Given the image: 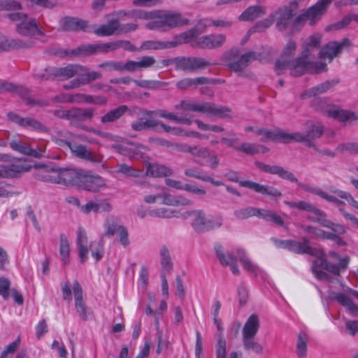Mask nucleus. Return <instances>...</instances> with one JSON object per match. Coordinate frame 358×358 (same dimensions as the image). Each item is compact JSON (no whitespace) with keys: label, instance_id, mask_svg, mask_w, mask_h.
Listing matches in <instances>:
<instances>
[{"label":"nucleus","instance_id":"28","mask_svg":"<svg viewBox=\"0 0 358 358\" xmlns=\"http://www.w3.org/2000/svg\"><path fill=\"white\" fill-rule=\"evenodd\" d=\"M87 243L86 231L83 227H78L77 231L76 245L78 248V257L81 263H85L88 258L89 248Z\"/></svg>","mask_w":358,"mask_h":358},{"label":"nucleus","instance_id":"45","mask_svg":"<svg viewBox=\"0 0 358 358\" xmlns=\"http://www.w3.org/2000/svg\"><path fill=\"white\" fill-rule=\"evenodd\" d=\"M162 272L161 274L166 275L169 273L173 268V264L170 256L169 251L166 246L162 247L160 250Z\"/></svg>","mask_w":358,"mask_h":358},{"label":"nucleus","instance_id":"24","mask_svg":"<svg viewBox=\"0 0 358 358\" xmlns=\"http://www.w3.org/2000/svg\"><path fill=\"white\" fill-rule=\"evenodd\" d=\"M71 151L74 156L80 159L93 163H101L102 162V157L100 155L92 152L85 145L80 144L73 145Z\"/></svg>","mask_w":358,"mask_h":358},{"label":"nucleus","instance_id":"22","mask_svg":"<svg viewBox=\"0 0 358 358\" xmlns=\"http://www.w3.org/2000/svg\"><path fill=\"white\" fill-rule=\"evenodd\" d=\"M158 126L161 127L165 132L171 134L173 127L156 120L147 119L143 120V118H139L136 121L133 122L131 124V129L136 131H141L148 129H155Z\"/></svg>","mask_w":358,"mask_h":358},{"label":"nucleus","instance_id":"5","mask_svg":"<svg viewBox=\"0 0 358 358\" xmlns=\"http://www.w3.org/2000/svg\"><path fill=\"white\" fill-rule=\"evenodd\" d=\"M259 54L255 51H249L241 54L238 48H232L223 55V60L226 66L235 73H241L253 61L258 59Z\"/></svg>","mask_w":358,"mask_h":358},{"label":"nucleus","instance_id":"8","mask_svg":"<svg viewBox=\"0 0 358 358\" xmlns=\"http://www.w3.org/2000/svg\"><path fill=\"white\" fill-rule=\"evenodd\" d=\"M7 17L15 23V31L19 35L27 37L43 35L38 27L36 19L28 17L26 14L20 12L8 14Z\"/></svg>","mask_w":358,"mask_h":358},{"label":"nucleus","instance_id":"30","mask_svg":"<svg viewBox=\"0 0 358 358\" xmlns=\"http://www.w3.org/2000/svg\"><path fill=\"white\" fill-rule=\"evenodd\" d=\"M320 252L321 254L319 256H316L317 258L313 262L312 271L316 278L330 282L332 279L330 275L323 271L320 270V268L324 269L327 262L324 254L322 250H320Z\"/></svg>","mask_w":358,"mask_h":358},{"label":"nucleus","instance_id":"10","mask_svg":"<svg viewBox=\"0 0 358 358\" xmlns=\"http://www.w3.org/2000/svg\"><path fill=\"white\" fill-rule=\"evenodd\" d=\"M211 66V63L199 57H176V70L196 72Z\"/></svg>","mask_w":358,"mask_h":358},{"label":"nucleus","instance_id":"29","mask_svg":"<svg viewBox=\"0 0 358 358\" xmlns=\"http://www.w3.org/2000/svg\"><path fill=\"white\" fill-rule=\"evenodd\" d=\"M289 250L297 254H308L312 256H319L321 254L320 250L312 248L306 238L302 242L291 241Z\"/></svg>","mask_w":358,"mask_h":358},{"label":"nucleus","instance_id":"17","mask_svg":"<svg viewBox=\"0 0 358 358\" xmlns=\"http://www.w3.org/2000/svg\"><path fill=\"white\" fill-rule=\"evenodd\" d=\"M272 14L274 21L276 22V29L279 31L287 29L294 16L293 10L288 6L280 7Z\"/></svg>","mask_w":358,"mask_h":358},{"label":"nucleus","instance_id":"57","mask_svg":"<svg viewBox=\"0 0 358 358\" xmlns=\"http://www.w3.org/2000/svg\"><path fill=\"white\" fill-rule=\"evenodd\" d=\"M261 209L256 208H246L236 211L235 215L239 219H247L252 216L260 215Z\"/></svg>","mask_w":358,"mask_h":358},{"label":"nucleus","instance_id":"33","mask_svg":"<svg viewBox=\"0 0 358 358\" xmlns=\"http://www.w3.org/2000/svg\"><path fill=\"white\" fill-rule=\"evenodd\" d=\"M266 9L261 6H251L245 9L238 17L241 21H252L264 15Z\"/></svg>","mask_w":358,"mask_h":358},{"label":"nucleus","instance_id":"15","mask_svg":"<svg viewBox=\"0 0 358 358\" xmlns=\"http://www.w3.org/2000/svg\"><path fill=\"white\" fill-rule=\"evenodd\" d=\"M73 294L75 299V308L80 317L83 321H87L92 312L88 308L83 299V289L78 282L75 280L73 284Z\"/></svg>","mask_w":358,"mask_h":358},{"label":"nucleus","instance_id":"54","mask_svg":"<svg viewBox=\"0 0 358 358\" xmlns=\"http://www.w3.org/2000/svg\"><path fill=\"white\" fill-rule=\"evenodd\" d=\"M329 116L341 121L354 119L355 113L341 109H332L328 111Z\"/></svg>","mask_w":358,"mask_h":358},{"label":"nucleus","instance_id":"11","mask_svg":"<svg viewBox=\"0 0 358 358\" xmlns=\"http://www.w3.org/2000/svg\"><path fill=\"white\" fill-rule=\"evenodd\" d=\"M50 171L57 173V184L65 186H80L83 171L76 169H61L52 167Z\"/></svg>","mask_w":358,"mask_h":358},{"label":"nucleus","instance_id":"46","mask_svg":"<svg viewBox=\"0 0 358 358\" xmlns=\"http://www.w3.org/2000/svg\"><path fill=\"white\" fill-rule=\"evenodd\" d=\"M59 255L62 261L65 264L69 262L70 243L67 236L62 233L59 235Z\"/></svg>","mask_w":358,"mask_h":358},{"label":"nucleus","instance_id":"44","mask_svg":"<svg viewBox=\"0 0 358 358\" xmlns=\"http://www.w3.org/2000/svg\"><path fill=\"white\" fill-rule=\"evenodd\" d=\"M308 337L304 331H301L297 336L296 352L299 358L307 357V343Z\"/></svg>","mask_w":358,"mask_h":358},{"label":"nucleus","instance_id":"23","mask_svg":"<svg viewBox=\"0 0 358 358\" xmlns=\"http://www.w3.org/2000/svg\"><path fill=\"white\" fill-rule=\"evenodd\" d=\"M82 69V65L80 64H69L65 67L57 68L52 67L48 69L54 77L59 78L61 80H68L74 76H78L80 73V70Z\"/></svg>","mask_w":358,"mask_h":358},{"label":"nucleus","instance_id":"20","mask_svg":"<svg viewBox=\"0 0 358 358\" xmlns=\"http://www.w3.org/2000/svg\"><path fill=\"white\" fill-rule=\"evenodd\" d=\"M105 186V181L101 176L90 175L84 171L79 187L86 191L96 192Z\"/></svg>","mask_w":358,"mask_h":358},{"label":"nucleus","instance_id":"27","mask_svg":"<svg viewBox=\"0 0 358 358\" xmlns=\"http://www.w3.org/2000/svg\"><path fill=\"white\" fill-rule=\"evenodd\" d=\"M59 24L60 29L64 31L78 30L85 31L87 27V21L71 16L62 17L59 20Z\"/></svg>","mask_w":358,"mask_h":358},{"label":"nucleus","instance_id":"55","mask_svg":"<svg viewBox=\"0 0 358 358\" xmlns=\"http://www.w3.org/2000/svg\"><path fill=\"white\" fill-rule=\"evenodd\" d=\"M29 127L39 132L48 133L50 131L48 127L42 124L40 121L32 117H25L24 126L23 127Z\"/></svg>","mask_w":358,"mask_h":358},{"label":"nucleus","instance_id":"39","mask_svg":"<svg viewBox=\"0 0 358 358\" xmlns=\"http://www.w3.org/2000/svg\"><path fill=\"white\" fill-rule=\"evenodd\" d=\"M210 79L206 77H198L195 78H186L180 80L176 83V87L179 90H187L193 86L208 84Z\"/></svg>","mask_w":358,"mask_h":358},{"label":"nucleus","instance_id":"16","mask_svg":"<svg viewBox=\"0 0 358 358\" xmlns=\"http://www.w3.org/2000/svg\"><path fill=\"white\" fill-rule=\"evenodd\" d=\"M226 41V36L224 34H211L199 38L194 41L192 46L202 49L218 48Z\"/></svg>","mask_w":358,"mask_h":358},{"label":"nucleus","instance_id":"6","mask_svg":"<svg viewBox=\"0 0 358 358\" xmlns=\"http://www.w3.org/2000/svg\"><path fill=\"white\" fill-rule=\"evenodd\" d=\"M324 133V127L319 122L308 123L305 131H297L294 133L281 134L280 137L287 140V143L291 142L303 143L306 146L315 148L314 140L319 138Z\"/></svg>","mask_w":358,"mask_h":358},{"label":"nucleus","instance_id":"9","mask_svg":"<svg viewBox=\"0 0 358 358\" xmlns=\"http://www.w3.org/2000/svg\"><path fill=\"white\" fill-rule=\"evenodd\" d=\"M225 176L229 180L239 182L240 186L250 189L261 194L268 195L271 197H280L282 196L280 191L271 186L264 185L252 180H243L239 182V175L236 171H230L226 173Z\"/></svg>","mask_w":358,"mask_h":358},{"label":"nucleus","instance_id":"36","mask_svg":"<svg viewBox=\"0 0 358 358\" xmlns=\"http://www.w3.org/2000/svg\"><path fill=\"white\" fill-rule=\"evenodd\" d=\"M216 358H227V341L225 339L216 340L215 343ZM242 352L231 351L229 355V358H243Z\"/></svg>","mask_w":358,"mask_h":358},{"label":"nucleus","instance_id":"1","mask_svg":"<svg viewBox=\"0 0 358 358\" xmlns=\"http://www.w3.org/2000/svg\"><path fill=\"white\" fill-rule=\"evenodd\" d=\"M177 110H183L205 113L207 115L217 116L220 118L231 119V109L228 106H218L210 102H197L182 100L174 106Z\"/></svg>","mask_w":358,"mask_h":358},{"label":"nucleus","instance_id":"37","mask_svg":"<svg viewBox=\"0 0 358 358\" xmlns=\"http://www.w3.org/2000/svg\"><path fill=\"white\" fill-rule=\"evenodd\" d=\"M127 110L128 108L127 106H120L103 115L101 117V122L103 124L113 123L123 116Z\"/></svg>","mask_w":358,"mask_h":358},{"label":"nucleus","instance_id":"43","mask_svg":"<svg viewBox=\"0 0 358 358\" xmlns=\"http://www.w3.org/2000/svg\"><path fill=\"white\" fill-rule=\"evenodd\" d=\"M268 150V148L264 145H258L250 143H243L236 148L237 152H243L249 155H254L260 152H266Z\"/></svg>","mask_w":358,"mask_h":358},{"label":"nucleus","instance_id":"52","mask_svg":"<svg viewBox=\"0 0 358 358\" xmlns=\"http://www.w3.org/2000/svg\"><path fill=\"white\" fill-rule=\"evenodd\" d=\"M117 172L119 173H122L127 177H134L138 178L142 176V171L140 169L134 168L131 166H129L126 164H119L117 165Z\"/></svg>","mask_w":358,"mask_h":358},{"label":"nucleus","instance_id":"48","mask_svg":"<svg viewBox=\"0 0 358 358\" xmlns=\"http://www.w3.org/2000/svg\"><path fill=\"white\" fill-rule=\"evenodd\" d=\"M255 336L243 337V345L245 350H252L256 354H262V345L255 340Z\"/></svg>","mask_w":358,"mask_h":358},{"label":"nucleus","instance_id":"47","mask_svg":"<svg viewBox=\"0 0 358 358\" xmlns=\"http://www.w3.org/2000/svg\"><path fill=\"white\" fill-rule=\"evenodd\" d=\"M217 258L220 264L223 266H230L231 270L233 274L238 275L240 273V271L238 269L237 265V261L235 256H231V255H228L229 259L227 261L224 259V255L220 251V248L217 247Z\"/></svg>","mask_w":358,"mask_h":358},{"label":"nucleus","instance_id":"13","mask_svg":"<svg viewBox=\"0 0 358 358\" xmlns=\"http://www.w3.org/2000/svg\"><path fill=\"white\" fill-rule=\"evenodd\" d=\"M8 162L9 164H4L8 179L17 178L22 173L29 171L32 168L23 158H10Z\"/></svg>","mask_w":358,"mask_h":358},{"label":"nucleus","instance_id":"21","mask_svg":"<svg viewBox=\"0 0 358 358\" xmlns=\"http://www.w3.org/2000/svg\"><path fill=\"white\" fill-rule=\"evenodd\" d=\"M350 40L345 38L341 43L332 41L327 43L319 52L321 59H328L330 62L341 52L345 46L350 45Z\"/></svg>","mask_w":358,"mask_h":358},{"label":"nucleus","instance_id":"41","mask_svg":"<svg viewBox=\"0 0 358 358\" xmlns=\"http://www.w3.org/2000/svg\"><path fill=\"white\" fill-rule=\"evenodd\" d=\"M201 34V31L196 26L191 29L182 32L180 34L175 36L173 38V45L178 46L183 43H187L191 39L195 38Z\"/></svg>","mask_w":358,"mask_h":358},{"label":"nucleus","instance_id":"35","mask_svg":"<svg viewBox=\"0 0 358 358\" xmlns=\"http://www.w3.org/2000/svg\"><path fill=\"white\" fill-rule=\"evenodd\" d=\"M255 133L256 135L260 136L259 140L262 142L278 140L284 143H287V140L280 137V136H282L281 134H287V132L284 131L273 132L268 129L257 128L255 130Z\"/></svg>","mask_w":358,"mask_h":358},{"label":"nucleus","instance_id":"4","mask_svg":"<svg viewBox=\"0 0 358 358\" xmlns=\"http://www.w3.org/2000/svg\"><path fill=\"white\" fill-rule=\"evenodd\" d=\"M302 48L301 57L293 60L283 59L275 62V70L278 75H280L282 71L286 69H289L291 75L294 77L300 76L306 73L309 62L308 58L314 49L307 42L303 45Z\"/></svg>","mask_w":358,"mask_h":358},{"label":"nucleus","instance_id":"42","mask_svg":"<svg viewBox=\"0 0 358 358\" xmlns=\"http://www.w3.org/2000/svg\"><path fill=\"white\" fill-rule=\"evenodd\" d=\"M80 73L78 76V78L81 85L89 84L92 81L100 79L102 76L101 73L98 71H90L88 68L83 66H82V69L80 70Z\"/></svg>","mask_w":358,"mask_h":358},{"label":"nucleus","instance_id":"51","mask_svg":"<svg viewBox=\"0 0 358 358\" xmlns=\"http://www.w3.org/2000/svg\"><path fill=\"white\" fill-rule=\"evenodd\" d=\"M92 257L96 260L99 261L104 254V241L103 236L100 238L97 243L92 242L90 244Z\"/></svg>","mask_w":358,"mask_h":358},{"label":"nucleus","instance_id":"3","mask_svg":"<svg viewBox=\"0 0 358 358\" xmlns=\"http://www.w3.org/2000/svg\"><path fill=\"white\" fill-rule=\"evenodd\" d=\"M184 218L192 217L191 226L198 234H204L222 226L223 218L221 215L208 217L203 210H193L186 211L183 214Z\"/></svg>","mask_w":358,"mask_h":358},{"label":"nucleus","instance_id":"53","mask_svg":"<svg viewBox=\"0 0 358 358\" xmlns=\"http://www.w3.org/2000/svg\"><path fill=\"white\" fill-rule=\"evenodd\" d=\"M259 217L271 221L280 227L284 225V221L282 217L275 212L269 210L261 209Z\"/></svg>","mask_w":358,"mask_h":358},{"label":"nucleus","instance_id":"18","mask_svg":"<svg viewBox=\"0 0 358 358\" xmlns=\"http://www.w3.org/2000/svg\"><path fill=\"white\" fill-rule=\"evenodd\" d=\"M141 113L150 118H152L154 117H160L171 120L176 123L184 124L187 125H190L192 122V120L187 115L178 116L174 113L168 112L164 109H157L155 110L145 109L141 111Z\"/></svg>","mask_w":358,"mask_h":358},{"label":"nucleus","instance_id":"25","mask_svg":"<svg viewBox=\"0 0 358 358\" xmlns=\"http://www.w3.org/2000/svg\"><path fill=\"white\" fill-rule=\"evenodd\" d=\"M34 41L32 39L22 41L18 38H3L0 42V50L9 51L19 49H29L34 47Z\"/></svg>","mask_w":358,"mask_h":358},{"label":"nucleus","instance_id":"61","mask_svg":"<svg viewBox=\"0 0 358 358\" xmlns=\"http://www.w3.org/2000/svg\"><path fill=\"white\" fill-rule=\"evenodd\" d=\"M117 240L124 248H127L130 244L129 234L127 229L122 225H118V234Z\"/></svg>","mask_w":358,"mask_h":358},{"label":"nucleus","instance_id":"19","mask_svg":"<svg viewBox=\"0 0 358 358\" xmlns=\"http://www.w3.org/2000/svg\"><path fill=\"white\" fill-rule=\"evenodd\" d=\"M255 164L259 169L264 172L278 175L281 178L293 182H296L298 180L292 172L285 170L282 166L269 165L260 162H255Z\"/></svg>","mask_w":358,"mask_h":358},{"label":"nucleus","instance_id":"50","mask_svg":"<svg viewBox=\"0 0 358 358\" xmlns=\"http://www.w3.org/2000/svg\"><path fill=\"white\" fill-rule=\"evenodd\" d=\"M97 44L82 45L71 51L74 56H87L97 53Z\"/></svg>","mask_w":358,"mask_h":358},{"label":"nucleus","instance_id":"59","mask_svg":"<svg viewBox=\"0 0 358 358\" xmlns=\"http://www.w3.org/2000/svg\"><path fill=\"white\" fill-rule=\"evenodd\" d=\"M173 211L171 209L160 208L149 211L148 214L152 217L171 218L173 216Z\"/></svg>","mask_w":358,"mask_h":358},{"label":"nucleus","instance_id":"12","mask_svg":"<svg viewBox=\"0 0 358 358\" xmlns=\"http://www.w3.org/2000/svg\"><path fill=\"white\" fill-rule=\"evenodd\" d=\"M310 213L314 214L313 215H308V219L313 222H317L321 224L322 227L328 228L334 232L338 233L339 234H344L345 233V228L344 226L336 224L331 220L327 219V215L324 212L320 210L315 206H313Z\"/></svg>","mask_w":358,"mask_h":358},{"label":"nucleus","instance_id":"40","mask_svg":"<svg viewBox=\"0 0 358 358\" xmlns=\"http://www.w3.org/2000/svg\"><path fill=\"white\" fill-rule=\"evenodd\" d=\"M338 83L337 80H327L325 81L315 87H313L308 90H307L304 94L301 95L302 97L304 96H315L322 93L326 92L329 89L334 87Z\"/></svg>","mask_w":358,"mask_h":358},{"label":"nucleus","instance_id":"58","mask_svg":"<svg viewBox=\"0 0 358 358\" xmlns=\"http://www.w3.org/2000/svg\"><path fill=\"white\" fill-rule=\"evenodd\" d=\"M155 13L154 11L148 12L141 10H134L128 12V17L130 18H133L135 20L142 19V20H153V17H155Z\"/></svg>","mask_w":358,"mask_h":358},{"label":"nucleus","instance_id":"49","mask_svg":"<svg viewBox=\"0 0 358 358\" xmlns=\"http://www.w3.org/2000/svg\"><path fill=\"white\" fill-rule=\"evenodd\" d=\"M173 41L168 42L147 41L143 43L140 50H159L175 47Z\"/></svg>","mask_w":358,"mask_h":358},{"label":"nucleus","instance_id":"63","mask_svg":"<svg viewBox=\"0 0 358 358\" xmlns=\"http://www.w3.org/2000/svg\"><path fill=\"white\" fill-rule=\"evenodd\" d=\"M185 175L204 181V178L208 174L203 173L202 171L197 167H189L185 170Z\"/></svg>","mask_w":358,"mask_h":358},{"label":"nucleus","instance_id":"62","mask_svg":"<svg viewBox=\"0 0 358 358\" xmlns=\"http://www.w3.org/2000/svg\"><path fill=\"white\" fill-rule=\"evenodd\" d=\"M285 203L290 208H296L310 213L314 206V205L311 203L305 201H301L299 202L286 201Z\"/></svg>","mask_w":358,"mask_h":358},{"label":"nucleus","instance_id":"2","mask_svg":"<svg viewBox=\"0 0 358 358\" xmlns=\"http://www.w3.org/2000/svg\"><path fill=\"white\" fill-rule=\"evenodd\" d=\"M153 20L148 22L145 27L150 30L166 31L176 27L189 24V20L182 17V14L172 10H157Z\"/></svg>","mask_w":358,"mask_h":358},{"label":"nucleus","instance_id":"34","mask_svg":"<svg viewBox=\"0 0 358 358\" xmlns=\"http://www.w3.org/2000/svg\"><path fill=\"white\" fill-rule=\"evenodd\" d=\"M120 22L117 20H108L107 24H101L94 29V34L98 36H113L118 30Z\"/></svg>","mask_w":358,"mask_h":358},{"label":"nucleus","instance_id":"31","mask_svg":"<svg viewBox=\"0 0 358 358\" xmlns=\"http://www.w3.org/2000/svg\"><path fill=\"white\" fill-rule=\"evenodd\" d=\"M260 322L256 314L251 315L245 322L243 330V337L255 336L259 329Z\"/></svg>","mask_w":358,"mask_h":358},{"label":"nucleus","instance_id":"32","mask_svg":"<svg viewBox=\"0 0 358 358\" xmlns=\"http://www.w3.org/2000/svg\"><path fill=\"white\" fill-rule=\"evenodd\" d=\"M145 173L147 176L161 178L172 175L173 171L164 165L148 164Z\"/></svg>","mask_w":358,"mask_h":358},{"label":"nucleus","instance_id":"26","mask_svg":"<svg viewBox=\"0 0 358 358\" xmlns=\"http://www.w3.org/2000/svg\"><path fill=\"white\" fill-rule=\"evenodd\" d=\"M155 64L156 60L153 57L143 56L138 61L129 60L123 63L124 71L135 72L142 69L154 66Z\"/></svg>","mask_w":358,"mask_h":358},{"label":"nucleus","instance_id":"38","mask_svg":"<svg viewBox=\"0 0 358 358\" xmlns=\"http://www.w3.org/2000/svg\"><path fill=\"white\" fill-rule=\"evenodd\" d=\"M112 147L122 155L128 157L129 158L131 159L138 158V157H142L141 154L139 153L138 147L131 144L124 145L115 143L113 144Z\"/></svg>","mask_w":358,"mask_h":358},{"label":"nucleus","instance_id":"7","mask_svg":"<svg viewBox=\"0 0 358 358\" xmlns=\"http://www.w3.org/2000/svg\"><path fill=\"white\" fill-rule=\"evenodd\" d=\"M94 109L92 108L73 107L70 108L69 124L72 127L92 132L105 138L112 137V135L109 133L99 131L83 124V122L90 121L94 117Z\"/></svg>","mask_w":358,"mask_h":358},{"label":"nucleus","instance_id":"64","mask_svg":"<svg viewBox=\"0 0 358 358\" xmlns=\"http://www.w3.org/2000/svg\"><path fill=\"white\" fill-rule=\"evenodd\" d=\"M332 192L338 197L345 199L349 204L358 210V201L355 200L350 193L339 189H334Z\"/></svg>","mask_w":358,"mask_h":358},{"label":"nucleus","instance_id":"14","mask_svg":"<svg viewBox=\"0 0 358 358\" xmlns=\"http://www.w3.org/2000/svg\"><path fill=\"white\" fill-rule=\"evenodd\" d=\"M331 1L332 0H320L314 6L308 8L304 13L299 15L296 18V20H308L310 21V24H313L324 13Z\"/></svg>","mask_w":358,"mask_h":358},{"label":"nucleus","instance_id":"60","mask_svg":"<svg viewBox=\"0 0 358 358\" xmlns=\"http://www.w3.org/2000/svg\"><path fill=\"white\" fill-rule=\"evenodd\" d=\"M22 5L15 0H0V10H20Z\"/></svg>","mask_w":358,"mask_h":358},{"label":"nucleus","instance_id":"56","mask_svg":"<svg viewBox=\"0 0 358 358\" xmlns=\"http://www.w3.org/2000/svg\"><path fill=\"white\" fill-rule=\"evenodd\" d=\"M10 147L15 151L22 155H30V145L21 141H12L10 142Z\"/></svg>","mask_w":358,"mask_h":358}]
</instances>
